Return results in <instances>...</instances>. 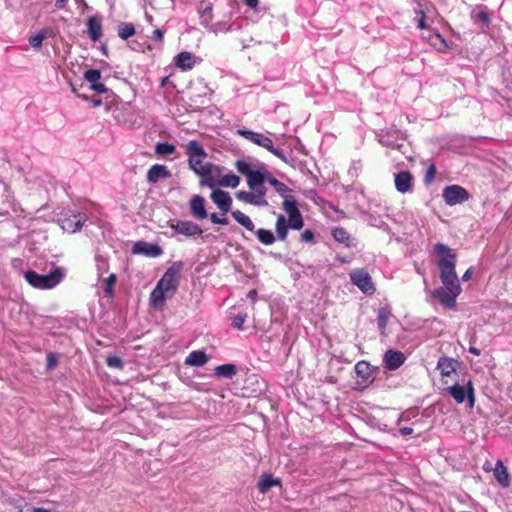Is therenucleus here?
Here are the masks:
<instances>
[{"label": "nucleus", "mask_w": 512, "mask_h": 512, "mask_svg": "<svg viewBox=\"0 0 512 512\" xmlns=\"http://www.w3.org/2000/svg\"><path fill=\"white\" fill-rule=\"evenodd\" d=\"M196 57L190 52L179 53L174 60L175 65L183 71L191 70L195 65Z\"/></svg>", "instance_id": "21"}, {"label": "nucleus", "mask_w": 512, "mask_h": 512, "mask_svg": "<svg viewBox=\"0 0 512 512\" xmlns=\"http://www.w3.org/2000/svg\"><path fill=\"white\" fill-rule=\"evenodd\" d=\"M355 371L358 376L364 380H368L371 377V368L369 363L360 361L355 365Z\"/></svg>", "instance_id": "38"}, {"label": "nucleus", "mask_w": 512, "mask_h": 512, "mask_svg": "<svg viewBox=\"0 0 512 512\" xmlns=\"http://www.w3.org/2000/svg\"><path fill=\"white\" fill-rule=\"evenodd\" d=\"M236 373V366L230 363L219 365L214 369L215 376L219 378L232 379Z\"/></svg>", "instance_id": "27"}, {"label": "nucleus", "mask_w": 512, "mask_h": 512, "mask_svg": "<svg viewBox=\"0 0 512 512\" xmlns=\"http://www.w3.org/2000/svg\"><path fill=\"white\" fill-rule=\"evenodd\" d=\"M176 152V147L167 142H158L155 145V153L159 156H168Z\"/></svg>", "instance_id": "34"}, {"label": "nucleus", "mask_w": 512, "mask_h": 512, "mask_svg": "<svg viewBox=\"0 0 512 512\" xmlns=\"http://www.w3.org/2000/svg\"><path fill=\"white\" fill-rule=\"evenodd\" d=\"M205 184L210 188H213L215 186V183L213 181H205Z\"/></svg>", "instance_id": "63"}, {"label": "nucleus", "mask_w": 512, "mask_h": 512, "mask_svg": "<svg viewBox=\"0 0 512 512\" xmlns=\"http://www.w3.org/2000/svg\"><path fill=\"white\" fill-rule=\"evenodd\" d=\"M375 135L378 142L389 149L401 150L403 147V144L399 143L405 137L401 130L394 128L381 129Z\"/></svg>", "instance_id": "9"}, {"label": "nucleus", "mask_w": 512, "mask_h": 512, "mask_svg": "<svg viewBox=\"0 0 512 512\" xmlns=\"http://www.w3.org/2000/svg\"><path fill=\"white\" fill-rule=\"evenodd\" d=\"M287 224L293 230H300L304 225L301 213L299 212L295 215L288 216Z\"/></svg>", "instance_id": "40"}, {"label": "nucleus", "mask_w": 512, "mask_h": 512, "mask_svg": "<svg viewBox=\"0 0 512 512\" xmlns=\"http://www.w3.org/2000/svg\"><path fill=\"white\" fill-rule=\"evenodd\" d=\"M239 183L240 177L233 173L224 175L219 181L220 186L230 188H236L239 185Z\"/></svg>", "instance_id": "36"}, {"label": "nucleus", "mask_w": 512, "mask_h": 512, "mask_svg": "<svg viewBox=\"0 0 512 512\" xmlns=\"http://www.w3.org/2000/svg\"><path fill=\"white\" fill-rule=\"evenodd\" d=\"M133 254H140L150 258H157L162 255V248L158 244L145 241H138L132 247Z\"/></svg>", "instance_id": "15"}, {"label": "nucleus", "mask_w": 512, "mask_h": 512, "mask_svg": "<svg viewBox=\"0 0 512 512\" xmlns=\"http://www.w3.org/2000/svg\"><path fill=\"white\" fill-rule=\"evenodd\" d=\"M205 199L200 195H195L190 200V210L194 218L203 220L208 214L205 209Z\"/></svg>", "instance_id": "20"}, {"label": "nucleus", "mask_w": 512, "mask_h": 512, "mask_svg": "<svg viewBox=\"0 0 512 512\" xmlns=\"http://www.w3.org/2000/svg\"><path fill=\"white\" fill-rule=\"evenodd\" d=\"M93 107H99L102 105V100L101 99H94L91 101Z\"/></svg>", "instance_id": "61"}, {"label": "nucleus", "mask_w": 512, "mask_h": 512, "mask_svg": "<svg viewBox=\"0 0 512 512\" xmlns=\"http://www.w3.org/2000/svg\"><path fill=\"white\" fill-rule=\"evenodd\" d=\"M91 89L96 93H106L108 91L107 87L100 82H96L91 85Z\"/></svg>", "instance_id": "51"}, {"label": "nucleus", "mask_w": 512, "mask_h": 512, "mask_svg": "<svg viewBox=\"0 0 512 512\" xmlns=\"http://www.w3.org/2000/svg\"><path fill=\"white\" fill-rule=\"evenodd\" d=\"M435 37L441 42V44L443 45L444 48L448 47L447 41L442 37V35L440 33L437 32L435 34Z\"/></svg>", "instance_id": "59"}, {"label": "nucleus", "mask_w": 512, "mask_h": 512, "mask_svg": "<svg viewBox=\"0 0 512 512\" xmlns=\"http://www.w3.org/2000/svg\"><path fill=\"white\" fill-rule=\"evenodd\" d=\"M245 4L250 8H256L258 6L259 0H244Z\"/></svg>", "instance_id": "58"}, {"label": "nucleus", "mask_w": 512, "mask_h": 512, "mask_svg": "<svg viewBox=\"0 0 512 512\" xmlns=\"http://www.w3.org/2000/svg\"><path fill=\"white\" fill-rule=\"evenodd\" d=\"M135 34V27L132 23L123 22L118 26V36L127 40Z\"/></svg>", "instance_id": "35"}, {"label": "nucleus", "mask_w": 512, "mask_h": 512, "mask_svg": "<svg viewBox=\"0 0 512 512\" xmlns=\"http://www.w3.org/2000/svg\"><path fill=\"white\" fill-rule=\"evenodd\" d=\"M399 432L403 436H408V435H411L413 433V428H411V427H403V428H400Z\"/></svg>", "instance_id": "56"}, {"label": "nucleus", "mask_w": 512, "mask_h": 512, "mask_svg": "<svg viewBox=\"0 0 512 512\" xmlns=\"http://www.w3.org/2000/svg\"><path fill=\"white\" fill-rule=\"evenodd\" d=\"M266 180L274 190L281 196H285L287 192H290V188L283 182L276 179L267 169H266Z\"/></svg>", "instance_id": "28"}, {"label": "nucleus", "mask_w": 512, "mask_h": 512, "mask_svg": "<svg viewBox=\"0 0 512 512\" xmlns=\"http://www.w3.org/2000/svg\"><path fill=\"white\" fill-rule=\"evenodd\" d=\"M391 317V312L387 308H381L378 311L377 323L381 334L385 333L387 323Z\"/></svg>", "instance_id": "33"}, {"label": "nucleus", "mask_w": 512, "mask_h": 512, "mask_svg": "<svg viewBox=\"0 0 512 512\" xmlns=\"http://www.w3.org/2000/svg\"><path fill=\"white\" fill-rule=\"evenodd\" d=\"M275 228H276L277 238L281 241L286 240L287 234H288V229L290 228V226L287 224V219L285 218V216H283L281 214L278 215Z\"/></svg>", "instance_id": "29"}, {"label": "nucleus", "mask_w": 512, "mask_h": 512, "mask_svg": "<svg viewBox=\"0 0 512 512\" xmlns=\"http://www.w3.org/2000/svg\"><path fill=\"white\" fill-rule=\"evenodd\" d=\"M95 261L98 276L102 277L109 270L108 260L101 255H96Z\"/></svg>", "instance_id": "39"}, {"label": "nucleus", "mask_w": 512, "mask_h": 512, "mask_svg": "<svg viewBox=\"0 0 512 512\" xmlns=\"http://www.w3.org/2000/svg\"><path fill=\"white\" fill-rule=\"evenodd\" d=\"M469 352H470V353H472V354H474V355H476V356H479V355H480V353H481V352H480V350H479L478 348L473 347V346H471V347L469 348Z\"/></svg>", "instance_id": "60"}, {"label": "nucleus", "mask_w": 512, "mask_h": 512, "mask_svg": "<svg viewBox=\"0 0 512 512\" xmlns=\"http://www.w3.org/2000/svg\"><path fill=\"white\" fill-rule=\"evenodd\" d=\"M283 209L288 214V216L295 215L300 212L297 206V202L292 196L285 197L283 201Z\"/></svg>", "instance_id": "37"}, {"label": "nucleus", "mask_w": 512, "mask_h": 512, "mask_svg": "<svg viewBox=\"0 0 512 512\" xmlns=\"http://www.w3.org/2000/svg\"><path fill=\"white\" fill-rule=\"evenodd\" d=\"M169 227L177 234L185 237H196L202 234L201 227L190 220H172Z\"/></svg>", "instance_id": "13"}, {"label": "nucleus", "mask_w": 512, "mask_h": 512, "mask_svg": "<svg viewBox=\"0 0 512 512\" xmlns=\"http://www.w3.org/2000/svg\"><path fill=\"white\" fill-rule=\"evenodd\" d=\"M211 199L224 214L230 211L232 198L228 192L221 189L213 190Z\"/></svg>", "instance_id": "17"}, {"label": "nucleus", "mask_w": 512, "mask_h": 512, "mask_svg": "<svg viewBox=\"0 0 512 512\" xmlns=\"http://www.w3.org/2000/svg\"><path fill=\"white\" fill-rule=\"evenodd\" d=\"M266 182V168L263 164L260 165L259 172L247 179L249 189L254 193V195L259 197V201L263 207L268 206V201L265 198L267 189L264 184Z\"/></svg>", "instance_id": "8"}, {"label": "nucleus", "mask_w": 512, "mask_h": 512, "mask_svg": "<svg viewBox=\"0 0 512 512\" xmlns=\"http://www.w3.org/2000/svg\"><path fill=\"white\" fill-rule=\"evenodd\" d=\"M394 184L399 193H408L412 190L413 176L408 170H401L394 174Z\"/></svg>", "instance_id": "16"}, {"label": "nucleus", "mask_w": 512, "mask_h": 512, "mask_svg": "<svg viewBox=\"0 0 512 512\" xmlns=\"http://www.w3.org/2000/svg\"><path fill=\"white\" fill-rule=\"evenodd\" d=\"M434 255L439 268V278L442 286L435 288L431 297L448 309H456L457 298L462 293V287L456 273V251L444 243H436Z\"/></svg>", "instance_id": "1"}, {"label": "nucleus", "mask_w": 512, "mask_h": 512, "mask_svg": "<svg viewBox=\"0 0 512 512\" xmlns=\"http://www.w3.org/2000/svg\"><path fill=\"white\" fill-rule=\"evenodd\" d=\"M301 240L304 242H313L314 241V233L311 230H305L301 234Z\"/></svg>", "instance_id": "52"}, {"label": "nucleus", "mask_w": 512, "mask_h": 512, "mask_svg": "<svg viewBox=\"0 0 512 512\" xmlns=\"http://www.w3.org/2000/svg\"><path fill=\"white\" fill-rule=\"evenodd\" d=\"M87 219L88 217L85 213L68 210L61 214L58 222L64 231L76 233L82 229Z\"/></svg>", "instance_id": "7"}, {"label": "nucleus", "mask_w": 512, "mask_h": 512, "mask_svg": "<svg viewBox=\"0 0 512 512\" xmlns=\"http://www.w3.org/2000/svg\"><path fill=\"white\" fill-rule=\"evenodd\" d=\"M442 197L445 203L449 206L461 204L467 201L470 197L468 191L460 185H449L443 189Z\"/></svg>", "instance_id": "12"}, {"label": "nucleus", "mask_w": 512, "mask_h": 512, "mask_svg": "<svg viewBox=\"0 0 512 512\" xmlns=\"http://www.w3.org/2000/svg\"><path fill=\"white\" fill-rule=\"evenodd\" d=\"M351 283L357 286L364 294L372 295L376 288L370 274L363 268L354 269L349 274Z\"/></svg>", "instance_id": "11"}, {"label": "nucleus", "mask_w": 512, "mask_h": 512, "mask_svg": "<svg viewBox=\"0 0 512 512\" xmlns=\"http://www.w3.org/2000/svg\"><path fill=\"white\" fill-rule=\"evenodd\" d=\"M494 477L498 483L506 488L510 485V477L507 468L504 466L501 460H498L494 468Z\"/></svg>", "instance_id": "23"}, {"label": "nucleus", "mask_w": 512, "mask_h": 512, "mask_svg": "<svg viewBox=\"0 0 512 512\" xmlns=\"http://www.w3.org/2000/svg\"><path fill=\"white\" fill-rule=\"evenodd\" d=\"M460 366L458 360L449 357H440L437 362V369L443 377H448Z\"/></svg>", "instance_id": "19"}, {"label": "nucleus", "mask_w": 512, "mask_h": 512, "mask_svg": "<svg viewBox=\"0 0 512 512\" xmlns=\"http://www.w3.org/2000/svg\"><path fill=\"white\" fill-rule=\"evenodd\" d=\"M84 80L90 83V85L99 82L101 78V72L97 69H89L84 73Z\"/></svg>", "instance_id": "41"}, {"label": "nucleus", "mask_w": 512, "mask_h": 512, "mask_svg": "<svg viewBox=\"0 0 512 512\" xmlns=\"http://www.w3.org/2000/svg\"><path fill=\"white\" fill-rule=\"evenodd\" d=\"M117 280L116 274H110L104 281V291L107 295H112L114 292V286Z\"/></svg>", "instance_id": "42"}, {"label": "nucleus", "mask_w": 512, "mask_h": 512, "mask_svg": "<svg viewBox=\"0 0 512 512\" xmlns=\"http://www.w3.org/2000/svg\"><path fill=\"white\" fill-rule=\"evenodd\" d=\"M87 32L93 42L98 41L102 36V24L96 16L89 17L87 21Z\"/></svg>", "instance_id": "22"}, {"label": "nucleus", "mask_w": 512, "mask_h": 512, "mask_svg": "<svg viewBox=\"0 0 512 512\" xmlns=\"http://www.w3.org/2000/svg\"><path fill=\"white\" fill-rule=\"evenodd\" d=\"M235 168L239 173L242 175H245L247 179H249L251 176L255 175L257 172H259V168L254 170L252 169V166L250 163H248L246 160L239 159L235 162Z\"/></svg>", "instance_id": "31"}, {"label": "nucleus", "mask_w": 512, "mask_h": 512, "mask_svg": "<svg viewBox=\"0 0 512 512\" xmlns=\"http://www.w3.org/2000/svg\"><path fill=\"white\" fill-rule=\"evenodd\" d=\"M46 35L42 32H39L29 38L30 45L35 49H40L42 47V42L45 39Z\"/></svg>", "instance_id": "43"}, {"label": "nucleus", "mask_w": 512, "mask_h": 512, "mask_svg": "<svg viewBox=\"0 0 512 512\" xmlns=\"http://www.w3.org/2000/svg\"><path fill=\"white\" fill-rule=\"evenodd\" d=\"M155 41H162L163 40V32L160 29H155L153 31V37Z\"/></svg>", "instance_id": "54"}, {"label": "nucleus", "mask_w": 512, "mask_h": 512, "mask_svg": "<svg viewBox=\"0 0 512 512\" xmlns=\"http://www.w3.org/2000/svg\"><path fill=\"white\" fill-rule=\"evenodd\" d=\"M472 273H473V268H472V267L468 268V269L465 271V273L462 275L461 280H462L463 282L468 281V280L471 278Z\"/></svg>", "instance_id": "55"}, {"label": "nucleus", "mask_w": 512, "mask_h": 512, "mask_svg": "<svg viewBox=\"0 0 512 512\" xmlns=\"http://www.w3.org/2000/svg\"><path fill=\"white\" fill-rule=\"evenodd\" d=\"M212 7L211 5H207L205 7L199 8L200 17L202 18V24L208 27V21L211 19Z\"/></svg>", "instance_id": "45"}, {"label": "nucleus", "mask_w": 512, "mask_h": 512, "mask_svg": "<svg viewBox=\"0 0 512 512\" xmlns=\"http://www.w3.org/2000/svg\"><path fill=\"white\" fill-rule=\"evenodd\" d=\"M237 134L242 136L246 140L268 150L284 163H288V157L282 150L274 147L272 139L267 135L263 133L254 132L252 130H248L245 128L238 129Z\"/></svg>", "instance_id": "5"}, {"label": "nucleus", "mask_w": 512, "mask_h": 512, "mask_svg": "<svg viewBox=\"0 0 512 512\" xmlns=\"http://www.w3.org/2000/svg\"><path fill=\"white\" fill-rule=\"evenodd\" d=\"M476 18L479 21H481L482 23H484V24H489L490 23V17L488 15V13L485 12V11L478 12L477 15H476Z\"/></svg>", "instance_id": "53"}, {"label": "nucleus", "mask_w": 512, "mask_h": 512, "mask_svg": "<svg viewBox=\"0 0 512 512\" xmlns=\"http://www.w3.org/2000/svg\"><path fill=\"white\" fill-rule=\"evenodd\" d=\"M145 16H146V19L148 20V22L152 23V16H150L148 13H146Z\"/></svg>", "instance_id": "64"}, {"label": "nucleus", "mask_w": 512, "mask_h": 512, "mask_svg": "<svg viewBox=\"0 0 512 512\" xmlns=\"http://www.w3.org/2000/svg\"><path fill=\"white\" fill-rule=\"evenodd\" d=\"M186 151L189 156L188 164L190 169L199 176H210L212 165L203 162L202 158H206L207 153L200 143L196 140H190L186 145Z\"/></svg>", "instance_id": "4"}, {"label": "nucleus", "mask_w": 512, "mask_h": 512, "mask_svg": "<svg viewBox=\"0 0 512 512\" xmlns=\"http://www.w3.org/2000/svg\"><path fill=\"white\" fill-rule=\"evenodd\" d=\"M171 176L169 169L162 164H154L147 172V181L149 183H157L160 179H166Z\"/></svg>", "instance_id": "18"}, {"label": "nucleus", "mask_w": 512, "mask_h": 512, "mask_svg": "<svg viewBox=\"0 0 512 512\" xmlns=\"http://www.w3.org/2000/svg\"><path fill=\"white\" fill-rule=\"evenodd\" d=\"M236 198L246 204L262 207L261 202L259 201V197L254 195V193L251 190L249 192L248 191H238L236 193Z\"/></svg>", "instance_id": "30"}, {"label": "nucleus", "mask_w": 512, "mask_h": 512, "mask_svg": "<svg viewBox=\"0 0 512 512\" xmlns=\"http://www.w3.org/2000/svg\"><path fill=\"white\" fill-rule=\"evenodd\" d=\"M210 220L213 224H218V225H227L228 224L227 218H221L216 213H212L210 215Z\"/></svg>", "instance_id": "49"}, {"label": "nucleus", "mask_w": 512, "mask_h": 512, "mask_svg": "<svg viewBox=\"0 0 512 512\" xmlns=\"http://www.w3.org/2000/svg\"><path fill=\"white\" fill-rule=\"evenodd\" d=\"M68 0H56L55 1V7L56 9H64Z\"/></svg>", "instance_id": "57"}, {"label": "nucleus", "mask_w": 512, "mask_h": 512, "mask_svg": "<svg viewBox=\"0 0 512 512\" xmlns=\"http://www.w3.org/2000/svg\"><path fill=\"white\" fill-rule=\"evenodd\" d=\"M436 173H437V169L435 167V165H430L428 168H427V171H426V174H425V177H424V182L426 184H430L435 176H436Z\"/></svg>", "instance_id": "47"}, {"label": "nucleus", "mask_w": 512, "mask_h": 512, "mask_svg": "<svg viewBox=\"0 0 512 512\" xmlns=\"http://www.w3.org/2000/svg\"><path fill=\"white\" fill-rule=\"evenodd\" d=\"M246 317H247V315L245 313L244 314L240 313V314L235 315L231 319V325L238 330H243L244 329L243 325L246 320Z\"/></svg>", "instance_id": "44"}, {"label": "nucleus", "mask_w": 512, "mask_h": 512, "mask_svg": "<svg viewBox=\"0 0 512 512\" xmlns=\"http://www.w3.org/2000/svg\"><path fill=\"white\" fill-rule=\"evenodd\" d=\"M231 214H232V217L234 218V220L238 224L243 226L248 231L255 232L257 239L262 244L272 245L275 242L276 237L274 236L272 231L263 229V228L255 230V225H254L253 221L247 215H245L243 212L236 210V211H233Z\"/></svg>", "instance_id": "6"}, {"label": "nucleus", "mask_w": 512, "mask_h": 512, "mask_svg": "<svg viewBox=\"0 0 512 512\" xmlns=\"http://www.w3.org/2000/svg\"><path fill=\"white\" fill-rule=\"evenodd\" d=\"M208 362V356L204 351L195 350L189 353V355L185 359V364L194 366V367H202Z\"/></svg>", "instance_id": "24"}, {"label": "nucleus", "mask_w": 512, "mask_h": 512, "mask_svg": "<svg viewBox=\"0 0 512 512\" xmlns=\"http://www.w3.org/2000/svg\"><path fill=\"white\" fill-rule=\"evenodd\" d=\"M279 485H281V480L279 478H275L271 474L264 473L258 481V490L264 494L271 487Z\"/></svg>", "instance_id": "25"}, {"label": "nucleus", "mask_w": 512, "mask_h": 512, "mask_svg": "<svg viewBox=\"0 0 512 512\" xmlns=\"http://www.w3.org/2000/svg\"><path fill=\"white\" fill-rule=\"evenodd\" d=\"M106 364L111 368H117L122 369L123 368V362L121 358L115 355H110L106 358Z\"/></svg>", "instance_id": "46"}, {"label": "nucleus", "mask_w": 512, "mask_h": 512, "mask_svg": "<svg viewBox=\"0 0 512 512\" xmlns=\"http://www.w3.org/2000/svg\"><path fill=\"white\" fill-rule=\"evenodd\" d=\"M32 512H51L50 510L46 509V508H33Z\"/></svg>", "instance_id": "62"}, {"label": "nucleus", "mask_w": 512, "mask_h": 512, "mask_svg": "<svg viewBox=\"0 0 512 512\" xmlns=\"http://www.w3.org/2000/svg\"><path fill=\"white\" fill-rule=\"evenodd\" d=\"M418 14L420 15V18L418 19L417 27L421 30L426 29V15L424 10H419Z\"/></svg>", "instance_id": "50"}, {"label": "nucleus", "mask_w": 512, "mask_h": 512, "mask_svg": "<svg viewBox=\"0 0 512 512\" xmlns=\"http://www.w3.org/2000/svg\"><path fill=\"white\" fill-rule=\"evenodd\" d=\"M182 262H175L169 267L150 293V303L156 309H161L166 299L172 298L178 290Z\"/></svg>", "instance_id": "2"}, {"label": "nucleus", "mask_w": 512, "mask_h": 512, "mask_svg": "<svg viewBox=\"0 0 512 512\" xmlns=\"http://www.w3.org/2000/svg\"><path fill=\"white\" fill-rule=\"evenodd\" d=\"M332 236L335 241L344 244L346 247L354 246V239L350 236L346 229L337 227L332 230Z\"/></svg>", "instance_id": "26"}, {"label": "nucleus", "mask_w": 512, "mask_h": 512, "mask_svg": "<svg viewBox=\"0 0 512 512\" xmlns=\"http://www.w3.org/2000/svg\"><path fill=\"white\" fill-rule=\"evenodd\" d=\"M66 270L62 267H56L47 274H39L34 270H28L24 273V278L33 288L40 290H49L56 287L65 277Z\"/></svg>", "instance_id": "3"}, {"label": "nucleus", "mask_w": 512, "mask_h": 512, "mask_svg": "<svg viewBox=\"0 0 512 512\" xmlns=\"http://www.w3.org/2000/svg\"><path fill=\"white\" fill-rule=\"evenodd\" d=\"M46 360H47V364H46L47 369L52 370L58 364V355L56 353H48Z\"/></svg>", "instance_id": "48"}, {"label": "nucleus", "mask_w": 512, "mask_h": 512, "mask_svg": "<svg viewBox=\"0 0 512 512\" xmlns=\"http://www.w3.org/2000/svg\"><path fill=\"white\" fill-rule=\"evenodd\" d=\"M209 30L215 34L226 33L234 30V23L230 22V20L218 21L211 24Z\"/></svg>", "instance_id": "32"}, {"label": "nucleus", "mask_w": 512, "mask_h": 512, "mask_svg": "<svg viewBox=\"0 0 512 512\" xmlns=\"http://www.w3.org/2000/svg\"><path fill=\"white\" fill-rule=\"evenodd\" d=\"M448 392L458 404H462L467 399L469 407H474L475 394L473 384L470 380L466 385L456 383L448 387Z\"/></svg>", "instance_id": "10"}, {"label": "nucleus", "mask_w": 512, "mask_h": 512, "mask_svg": "<svg viewBox=\"0 0 512 512\" xmlns=\"http://www.w3.org/2000/svg\"><path fill=\"white\" fill-rule=\"evenodd\" d=\"M406 360V356L399 350L389 349L383 356V367L386 370L394 371L401 367Z\"/></svg>", "instance_id": "14"}]
</instances>
